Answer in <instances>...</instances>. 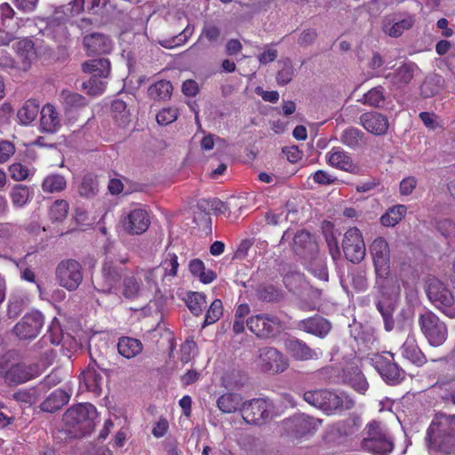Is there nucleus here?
<instances>
[{
    "instance_id": "1",
    "label": "nucleus",
    "mask_w": 455,
    "mask_h": 455,
    "mask_svg": "<svg viewBox=\"0 0 455 455\" xmlns=\"http://www.w3.org/2000/svg\"><path fill=\"white\" fill-rule=\"evenodd\" d=\"M426 443L439 455H455V414L436 412L427 427Z\"/></svg>"
},
{
    "instance_id": "2",
    "label": "nucleus",
    "mask_w": 455,
    "mask_h": 455,
    "mask_svg": "<svg viewBox=\"0 0 455 455\" xmlns=\"http://www.w3.org/2000/svg\"><path fill=\"white\" fill-rule=\"evenodd\" d=\"M128 260V257L116 256L110 248L106 249L100 276L93 281L95 290L107 294H118L121 290V283L127 272L125 264Z\"/></svg>"
},
{
    "instance_id": "3",
    "label": "nucleus",
    "mask_w": 455,
    "mask_h": 455,
    "mask_svg": "<svg viewBox=\"0 0 455 455\" xmlns=\"http://www.w3.org/2000/svg\"><path fill=\"white\" fill-rule=\"evenodd\" d=\"M97 416L95 406L91 403H79L67 410L63 421L68 427L67 430L74 437H83L93 431Z\"/></svg>"
},
{
    "instance_id": "4",
    "label": "nucleus",
    "mask_w": 455,
    "mask_h": 455,
    "mask_svg": "<svg viewBox=\"0 0 455 455\" xmlns=\"http://www.w3.org/2000/svg\"><path fill=\"white\" fill-rule=\"evenodd\" d=\"M303 399L308 404L318 408L326 413L337 410H349L354 407L353 399L344 394H337L328 389H315L306 391Z\"/></svg>"
},
{
    "instance_id": "5",
    "label": "nucleus",
    "mask_w": 455,
    "mask_h": 455,
    "mask_svg": "<svg viewBox=\"0 0 455 455\" xmlns=\"http://www.w3.org/2000/svg\"><path fill=\"white\" fill-rule=\"evenodd\" d=\"M365 436L362 447L375 455H387L394 449V443L385 430L376 421L370 422L364 428Z\"/></svg>"
},
{
    "instance_id": "6",
    "label": "nucleus",
    "mask_w": 455,
    "mask_h": 455,
    "mask_svg": "<svg viewBox=\"0 0 455 455\" xmlns=\"http://www.w3.org/2000/svg\"><path fill=\"white\" fill-rule=\"evenodd\" d=\"M426 292L429 300L438 310L450 318H455L454 297L439 280L428 279Z\"/></svg>"
},
{
    "instance_id": "7",
    "label": "nucleus",
    "mask_w": 455,
    "mask_h": 455,
    "mask_svg": "<svg viewBox=\"0 0 455 455\" xmlns=\"http://www.w3.org/2000/svg\"><path fill=\"white\" fill-rule=\"evenodd\" d=\"M55 279L60 286L75 291L84 279L83 267L76 259H63L56 267Z\"/></svg>"
},
{
    "instance_id": "8",
    "label": "nucleus",
    "mask_w": 455,
    "mask_h": 455,
    "mask_svg": "<svg viewBox=\"0 0 455 455\" xmlns=\"http://www.w3.org/2000/svg\"><path fill=\"white\" fill-rule=\"evenodd\" d=\"M274 405L265 398H254L243 402L241 413L243 420L251 425L261 426L272 419Z\"/></svg>"
},
{
    "instance_id": "9",
    "label": "nucleus",
    "mask_w": 455,
    "mask_h": 455,
    "mask_svg": "<svg viewBox=\"0 0 455 455\" xmlns=\"http://www.w3.org/2000/svg\"><path fill=\"white\" fill-rule=\"evenodd\" d=\"M420 330L428 343L434 347H439L447 339L448 330L446 324L431 311H427L419 316Z\"/></svg>"
},
{
    "instance_id": "10",
    "label": "nucleus",
    "mask_w": 455,
    "mask_h": 455,
    "mask_svg": "<svg viewBox=\"0 0 455 455\" xmlns=\"http://www.w3.org/2000/svg\"><path fill=\"white\" fill-rule=\"evenodd\" d=\"M255 363L261 372L280 373L288 368V360L274 347H263L257 350Z\"/></svg>"
},
{
    "instance_id": "11",
    "label": "nucleus",
    "mask_w": 455,
    "mask_h": 455,
    "mask_svg": "<svg viewBox=\"0 0 455 455\" xmlns=\"http://www.w3.org/2000/svg\"><path fill=\"white\" fill-rule=\"evenodd\" d=\"M371 361L372 366L387 384L396 385L404 379V371L395 363L394 354L390 352L374 354Z\"/></svg>"
},
{
    "instance_id": "12",
    "label": "nucleus",
    "mask_w": 455,
    "mask_h": 455,
    "mask_svg": "<svg viewBox=\"0 0 455 455\" xmlns=\"http://www.w3.org/2000/svg\"><path fill=\"white\" fill-rule=\"evenodd\" d=\"M246 325L252 333L262 339L274 338L283 330L282 321L277 316L267 314L249 317Z\"/></svg>"
},
{
    "instance_id": "13",
    "label": "nucleus",
    "mask_w": 455,
    "mask_h": 455,
    "mask_svg": "<svg viewBox=\"0 0 455 455\" xmlns=\"http://www.w3.org/2000/svg\"><path fill=\"white\" fill-rule=\"evenodd\" d=\"M342 249L349 261L358 264L365 257L366 248L361 231L357 228H349L344 235Z\"/></svg>"
},
{
    "instance_id": "14",
    "label": "nucleus",
    "mask_w": 455,
    "mask_h": 455,
    "mask_svg": "<svg viewBox=\"0 0 455 455\" xmlns=\"http://www.w3.org/2000/svg\"><path fill=\"white\" fill-rule=\"evenodd\" d=\"M44 315L37 310L26 314L22 319L14 326V332L20 339H29L36 338L43 325Z\"/></svg>"
},
{
    "instance_id": "15",
    "label": "nucleus",
    "mask_w": 455,
    "mask_h": 455,
    "mask_svg": "<svg viewBox=\"0 0 455 455\" xmlns=\"http://www.w3.org/2000/svg\"><path fill=\"white\" fill-rule=\"evenodd\" d=\"M121 223L127 234L132 235H141L148 229L150 217L146 210L136 208L124 215Z\"/></svg>"
},
{
    "instance_id": "16",
    "label": "nucleus",
    "mask_w": 455,
    "mask_h": 455,
    "mask_svg": "<svg viewBox=\"0 0 455 455\" xmlns=\"http://www.w3.org/2000/svg\"><path fill=\"white\" fill-rule=\"evenodd\" d=\"M101 372L106 373L107 370L100 368L97 362L92 359L80 375V384H84L87 391L100 395L104 383Z\"/></svg>"
},
{
    "instance_id": "17",
    "label": "nucleus",
    "mask_w": 455,
    "mask_h": 455,
    "mask_svg": "<svg viewBox=\"0 0 455 455\" xmlns=\"http://www.w3.org/2000/svg\"><path fill=\"white\" fill-rule=\"evenodd\" d=\"M292 251L303 260L313 259L318 254V244L314 236L308 231L303 229L295 234Z\"/></svg>"
},
{
    "instance_id": "18",
    "label": "nucleus",
    "mask_w": 455,
    "mask_h": 455,
    "mask_svg": "<svg viewBox=\"0 0 455 455\" xmlns=\"http://www.w3.org/2000/svg\"><path fill=\"white\" fill-rule=\"evenodd\" d=\"M327 164L336 169L352 173L359 174L361 168L354 162L349 153L341 148H332L325 156Z\"/></svg>"
},
{
    "instance_id": "19",
    "label": "nucleus",
    "mask_w": 455,
    "mask_h": 455,
    "mask_svg": "<svg viewBox=\"0 0 455 455\" xmlns=\"http://www.w3.org/2000/svg\"><path fill=\"white\" fill-rule=\"evenodd\" d=\"M370 253L372 258L374 270H379L382 275L390 268L389 244L384 237H377L370 246Z\"/></svg>"
},
{
    "instance_id": "20",
    "label": "nucleus",
    "mask_w": 455,
    "mask_h": 455,
    "mask_svg": "<svg viewBox=\"0 0 455 455\" xmlns=\"http://www.w3.org/2000/svg\"><path fill=\"white\" fill-rule=\"evenodd\" d=\"M419 71V68L414 62H403L401 66L385 76V78L389 81L392 87L395 89H402L408 85L413 77Z\"/></svg>"
},
{
    "instance_id": "21",
    "label": "nucleus",
    "mask_w": 455,
    "mask_h": 455,
    "mask_svg": "<svg viewBox=\"0 0 455 455\" xmlns=\"http://www.w3.org/2000/svg\"><path fill=\"white\" fill-rule=\"evenodd\" d=\"M414 15L404 13L400 17L395 15L393 18L385 20L383 23V31L391 37L397 38L404 31L411 28L415 23Z\"/></svg>"
},
{
    "instance_id": "22",
    "label": "nucleus",
    "mask_w": 455,
    "mask_h": 455,
    "mask_svg": "<svg viewBox=\"0 0 455 455\" xmlns=\"http://www.w3.org/2000/svg\"><path fill=\"white\" fill-rule=\"evenodd\" d=\"M360 124L369 132L379 136L387 133L389 123L387 117L379 112H367L360 116Z\"/></svg>"
},
{
    "instance_id": "23",
    "label": "nucleus",
    "mask_w": 455,
    "mask_h": 455,
    "mask_svg": "<svg viewBox=\"0 0 455 455\" xmlns=\"http://www.w3.org/2000/svg\"><path fill=\"white\" fill-rule=\"evenodd\" d=\"M83 44L88 55L107 54L112 50V42L108 36L98 32L85 36Z\"/></svg>"
},
{
    "instance_id": "24",
    "label": "nucleus",
    "mask_w": 455,
    "mask_h": 455,
    "mask_svg": "<svg viewBox=\"0 0 455 455\" xmlns=\"http://www.w3.org/2000/svg\"><path fill=\"white\" fill-rule=\"evenodd\" d=\"M321 423V419L306 414H299L289 419L288 427L298 436H303L313 433Z\"/></svg>"
},
{
    "instance_id": "25",
    "label": "nucleus",
    "mask_w": 455,
    "mask_h": 455,
    "mask_svg": "<svg viewBox=\"0 0 455 455\" xmlns=\"http://www.w3.org/2000/svg\"><path fill=\"white\" fill-rule=\"evenodd\" d=\"M357 431L355 423L350 420L339 421L329 427L325 434V440L328 443L340 444L345 438L353 435Z\"/></svg>"
},
{
    "instance_id": "26",
    "label": "nucleus",
    "mask_w": 455,
    "mask_h": 455,
    "mask_svg": "<svg viewBox=\"0 0 455 455\" xmlns=\"http://www.w3.org/2000/svg\"><path fill=\"white\" fill-rule=\"evenodd\" d=\"M376 282L375 287L381 295V299H393L399 292V285L395 279L391 277L390 268L384 271L382 275L379 270H375Z\"/></svg>"
},
{
    "instance_id": "27",
    "label": "nucleus",
    "mask_w": 455,
    "mask_h": 455,
    "mask_svg": "<svg viewBox=\"0 0 455 455\" xmlns=\"http://www.w3.org/2000/svg\"><path fill=\"white\" fill-rule=\"evenodd\" d=\"M284 345L287 352L295 360L306 361L318 358L317 351L309 347L306 342L299 339H288Z\"/></svg>"
},
{
    "instance_id": "28",
    "label": "nucleus",
    "mask_w": 455,
    "mask_h": 455,
    "mask_svg": "<svg viewBox=\"0 0 455 455\" xmlns=\"http://www.w3.org/2000/svg\"><path fill=\"white\" fill-rule=\"evenodd\" d=\"M298 328L307 333L324 337L331 330V323L319 315L301 320L298 323Z\"/></svg>"
},
{
    "instance_id": "29",
    "label": "nucleus",
    "mask_w": 455,
    "mask_h": 455,
    "mask_svg": "<svg viewBox=\"0 0 455 455\" xmlns=\"http://www.w3.org/2000/svg\"><path fill=\"white\" fill-rule=\"evenodd\" d=\"M401 355L413 364L423 365L427 362L425 355L418 346L413 335H409L400 348Z\"/></svg>"
},
{
    "instance_id": "30",
    "label": "nucleus",
    "mask_w": 455,
    "mask_h": 455,
    "mask_svg": "<svg viewBox=\"0 0 455 455\" xmlns=\"http://www.w3.org/2000/svg\"><path fill=\"white\" fill-rule=\"evenodd\" d=\"M40 125L44 132L54 133L60 127V118L55 108L46 104L41 110Z\"/></svg>"
},
{
    "instance_id": "31",
    "label": "nucleus",
    "mask_w": 455,
    "mask_h": 455,
    "mask_svg": "<svg viewBox=\"0 0 455 455\" xmlns=\"http://www.w3.org/2000/svg\"><path fill=\"white\" fill-rule=\"evenodd\" d=\"M117 350L122 356L132 359L142 352L143 344L138 339L124 336L118 339Z\"/></svg>"
},
{
    "instance_id": "32",
    "label": "nucleus",
    "mask_w": 455,
    "mask_h": 455,
    "mask_svg": "<svg viewBox=\"0 0 455 455\" xmlns=\"http://www.w3.org/2000/svg\"><path fill=\"white\" fill-rule=\"evenodd\" d=\"M69 398L67 392L56 389L40 404V408L43 411L53 413L67 404Z\"/></svg>"
},
{
    "instance_id": "33",
    "label": "nucleus",
    "mask_w": 455,
    "mask_h": 455,
    "mask_svg": "<svg viewBox=\"0 0 455 455\" xmlns=\"http://www.w3.org/2000/svg\"><path fill=\"white\" fill-rule=\"evenodd\" d=\"M395 302L394 299H379L376 302V307L378 311L380 313L385 330L387 331H392L395 328V319L393 317V314L395 309Z\"/></svg>"
},
{
    "instance_id": "34",
    "label": "nucleus",
    "mask_w": 455,
    "mask_h": 455,
    "mask_svg": "<svg viewBox=\"0 0 455 455\" xmlns=\"http://www.w3.org/2000/svg\"><path fill=\"white\" fill-rule=\"evenodd\" d=\"M395 302L394 299H379L376 302V307L378 311L380 313L385 330L387 331H392L395 328V319L393 317V314L395 309Z\"/></svg>"
},
{
    "instance_id": "35",
    "label": "nucleus",
    "mask_w": 455,
    "mask_h": 455,
    "mask_svg": "<svg viewBox=\"0 0 455 455\" xmlns=\"http://www.w3.org/2000/svg\"><path fill=\"white\" fill-rule=\"evenodd\" d=\"M84 5L85 0H72L68 4L61 5L55 10V19L59 21H65L77 16L84 11Z\"/></svg>"
},
{
    "instance_id": "36",
    "label": "nucleus",
    "mask_w": 455,
    "mask_h": 455,
    "mask_svg": "<svg viewBox=\"0 0 455 455\" xmlns=\"http://www.w3.org/2000/svg\"><path fill=\"white\" fill-rule=\"evenodd\" d=\"M83 71L93 76L106 78L110 73V61L106 58L87 60L83 64Z\"/></svg>"
},
{
    "instance_id": "37",
    "label": "nucleus",
    "mask_w": 455,
    "mask_h": 455,
    "mask_svg": "<svg viewBox=\"0 0 455 455\" xmlns=\"http://www.w3.org/2000/svg\"><path fill=\"white\" fill-rule=\"evenodd\" d=\"M243 398L236 393H226L217 400V406L223 413H233L237 410L241 411Z\"/></svg>"
},
{
    "instance_id": "38",
    "label": "nucleus",
    "mask_w": 455,
    "mask_h": 455,
    "mask_svg": "<svg viewBox=\"0 0 455 455\" xmlns=\"http://www.w3.org/2000/svg\"><path fill=\"white\" fill-rule=\"evenodd\" d=\"M365 139V133L355 127L344 130L340 135L341 142L353 149H357L366 144Z\"/></svg>"
},
{
    "instance_id": "39",
    "label": "nucleus",
    "mask_w": 455,
    "mask_h": 455,
    "mask_svg": "<svg viewBox=\"0 0 455 455\" xmlns=\"http://www.w3.org/2000/svg\"><path fill=\"white\" fill-rule=\"evenodd\" d=\"M278 71L275 80L279 85L284 86L290 84L295 76V68L290 58L278 60Z\"/></svg>"
},
{
    "instance_id": "40",
    "label": "nucleus",
    "mask_w": 455,
    "mask_h": 455,
    "mask_svg": "<svg viewBox=\"0 0 455 455\" xmlns=\"http://www.w3.org/2000/svg\"><path fill=\"white\" fill-rule=\"evenodd\" d=\"M67 188L66 178L59 173L47 175L42 182V189L44 193H60Z\"/></svg>"
},
{
    "instance_id": "41",
    "label": "nucleus",
    "mask_w": 455,
    "mask_h": 455,
    "mask_svg": "<svg viewBox=\"0 0 455 455\" xmlns=\"http://www.w3.org/2000/svg\"><path fill=\"white\" fill-rule=\"evenodd\" d=\"M39 102L35 99L28 100L18 110L17 116L22 124H29L37 116L39 112Z\"/></svg>"
},
{
    "instance_id": "42",
    "label": "nucleus",
    "mask_w": 455,
    "mask_h": 455,
    "mask_svg": "<svg viewBox=\"0 0 455 455\" xmlns=\"http://www.w3.org/2000/svg\"><path fill=\"white\" fill-rule=\"evenodd\" d=\"M406 212L407 207L403 204H397L393 207H390L380 217V223L384 227H395L404 218Z\"/></svg>"
},
{
    "instance_id": "43",
    "label": "nucleus",
    "mask_w": 455,
    "mask_h": 455,
    "mask_svg": "<svg viewBox=\"0 0 455 455\" xmlns=\"http://www.w3.org/2000/svg\"><path fill=\"white\" fill-rule=\"evenodd\" d=\"M387 96L386 90L382 85H378L369 90L363 95V103L375 108H383L385 107Z\"/></svg>"
},
{
    "instance_id": "44",
    "label": "nucleus",
    "mask_w": 455,
    "mask_h": 455,
    "mask_svg": "<svg viewBox=\"0 0 455 455\" xmlns=\"http://www.w3.org/2000/svg\"><path fill=\"white\" fill-rule=\"evenodd\" d=\"M120 291L126 299H135L140 295L141 283L134 275H125Z\"/></svg>"
},
{
    "instance_id": "45",
    "label": "nucleus",
    "mask_w": 455,
    "mask_h": 455,
    "mask_svg": "<svg viewBox=\"0 0 455 455\" xmlns=\"http://www.w3.org/2000/svg\"><path fill=\"white\" fill-rule=\"evenodd\" d=\"M256 292L259 299L269 303L279 302L284 298L283 291L273 284L260 285L258 287Z\"/></svg>"
},
{
    "instance_id": "46",
    "label": "nucleus",
    "mask_w": 455,
    "mask_h": 455,
    "mask_svg": "<svg viewBox=\"0 0 455 455\" xmlns=\"http://www.w3.org/2000/svg\"><path fill=\"white\" fill-rule=\"evenodd\" d=\"M60 99L66 110L78 109L87 105V100L84 96L68 90L61 92Z\"/></svg>"
},
{
    "instance_id": "47",
    "label": "nucleus",
    "mask_w": 455,
    "mask_h": 455,
    "mask_svg": "<svg viewBox=\"0 0 455 455\" xmlns=\"http://www.w3.org/2000/svg\"><path fill=\"white\" fill-rule=\"evenodd\" d=\"M4 380L9 385H18L30 379L26 367L23 364H14L4 373Z\"/></svg>"
},
{
    "instance_id": "48",
    "label": "nucleus",
    "mask_w": 455,
    "mask_h": 455,
    "mask_svg": "<svg viewBox=\"0 0 455 455\" xmlns=\"http://www.w3.org/2000/svg\"><path fill=\"white\" fill-rule=\"evenodd\" d=\"M306 267L318 279L327 282L328 271L323 259L316 254L313 259H305Z\"/></svg>"
},
{
    "instance_id": "49",
    "label": "nucleus",
    "mask_w": 455,
    "mask_h": 455,
    "mask_svg": "<svg viewBox=\"0 0 455 455\" xmlns=\"http://www.w3.org/2000/svg\"><path fill=\"white\" fill-rule=\"evenodd\" d=\"M172 85L169 81L160 80L152 84L148 90V96L155 100H164L171 97Z\"/></svg>"
},
{
    "instance_id": "50",
    "label": "nucleus",
    "mask_w": 455,
    "mask_h": 455,
    "mask_svg": "<svg viewBox=\"0 0 455 455\" xmlns=\"http://www.w3.org/2000/svg\"><path fill=\"white\" fill-rule=\"evenodd\" d=\"M185 302L190 312L195 315H200L207 305L205 295L196 291L188 292Z\"/></svg>"
},
{
    "instance_id": "51",
    "label": "nucleus",
    "mask_w": 455,
    "mask_h": 455,
    "mask_svg": "<svg viewBox=\"0 0 455 455\" xmlns=\"http://www.w3.org/2000/svg\"><path fill=\"white\" fill-rule=\"evenodd\" d=\"M346 378L351 387L361 394H364L369 387L366 379L357 367H351L347 371Z\"/></svg>"
},
{
    "instance_id": "52",
    "label": "nucleus",
    "mask_w": 455,
    "mask_h": 455,
    "mask_svg": "<svg viewBox=\"0 0 455 455\" xmlns=\"http://www.w3.org/2000/svg\"><path fill=\"white\" fill-rule=\"evenodd\" d=\"M99 191V183L93 174H85L78 188L79 195L85 198H92Z\"/></svg>"
},
{
    "instance_id": "53",
    "label": "nucleus",
    "mask_w": 455,
    "mask_h": 455,
    "mask_svg": "<svg viewBox=\"0 0 455 455\" xmlns=\"http://www.w3.org/2000/svg\"><path fill=\"white\" fill-rule=\"evenodd\" d=\"M15 16V11L8 3H3L0 4V20L1 27L4 28H20V23L23 21V20L18 19L16 21L13 20Z\"/></svg>"
},
{
    "instance_id": "54",
    "label": "nucleus",
    "mask_w": 455,
    "mask_h": 455,
    "mask_svg": "<svg viewBox=\"0 0 455 455\" xmlns=\"http://www.w3.org/2000/svg\"><path fill=\"white\" fill-rule=\"evenodd\" d=\"M17 53L28 64L36 60V52L33 41L29 38H23L17 43Z\"/></svg>"
},
{
    "instance_id": "55",
    "label": "nucleus",
    "mask_w": 455,
    "mask_h": 455,
    "mask_svg": "<svg viewBox=\"0 0 455 455\" xmlns=\"http://www.w3.org/2000/svg\"><path fill=\"white\" fill-rule=\"evenodd\" d=\"M114 118L120 126H125L130 122V112L126 103L122 100H115L111 104Z\"/></svg>"
},
{
    "instance_id": "56",
    "label": "nucleus",
    "mask_w": 455,
    "mask_h": 455,
    "mask_svg": "<svg viewBox=\"0 0 455 455\" xmlns=\"http://www.w3.org/2000/svg\"><path fill=\"white\" fill-rule=\"evenodd\" d=\"M442 84L443 78L440 76L435 75L427 77L420 87L421 94L425 98H428L439 93Z\"/></svg>"
},
{
    "instance_id": "57",
    "label": "nucleus",
    "mask_w": 455,
    "mask_h": 455,
    "mask_svg": "<svg viewBox=\"0 0 455 455\" xmlns=\"http://www.w3.org/2000/svg\"><path fill=\"white\" fill-rule=\"evenodd\" d=\"M29 190L25 185H16L13 187L10 193V197L12 204L15 207H23L29 199Z\"/></svg>"
},
{
    "instance_id": "58",
    "label": "nucleus",
    "mask_w": 455,
    "mask_h": 455,
    "mask_svg": "<svg viewBox=\"0 0 455 455\" xmlns=\"http://www.w3.org/2000/svg\"><path fill=\"white\" fill-rule=\"evenodd\" d=\"M68 204L66 200L58 199L51 206L49 215L53 221L63 220L68 213Z\"/></svg>"
},
{
    "instance_id": "59",
    "label": "nucleus",
    "mask_w": 455,
    "mask_h": 455,
    "mask_svg": "<svg viewBox=\"0 0 455 455\" xmlns=\"http://www.w3.org/2000/svg\"><path fill=\"white\" fill-rule=\"evenodd\" d=\"M223 314V305L220 299H214L206 312L203 328L216 323Z\"/></svg>"
},
{
    "instance_id": "60",
    "label": "nucleus",
    "mask_w": 455,
    "mask_h": 455,
    "mask_svg": "<svg viewBox=\"0 0 455 455\" xmlns=\"http://www.w3.org/2000/svg\"><path fill=\"white\" fill-rule=\"evenodd\" d=\"M63 338L62 330L60 321L54 317L48 327L47 334L44 336V339L49 340L52 345H59Z\"/></svg>"
},
{
    "instance_id": "61",
    "label": "nucleus",
    "mask_w": 455,
    "mask_h": 455,
    "mask_svg": "<svg viewBox=\"0 0 455 455\" xmlns=\"http://www.w3.org/2000/svg\"><path fill=\"white\" fill-rule=\"evenodd\" d=\"M351 283L359 291H365L368 287L367 273L362 267H357L350 273Z\"/></svg>"
},
{
    "instance_id": "62",
    "label": "nucleus",
    "mask_w": 455,
    "mask_h": 455,
    "mask_svg": "<svg viewBox=\"0 0 455 455\" xmlns=\"http://www.w3.org/2000/svg\"><path fill=\"white\" fill-rule=\"evenodd\" d=\"M103 77L93 76L83 84V87L90 95L96 96L101 94L105 88L107 83L102 80Z\"/></svg>"
},
{
    "instance_id": "63",
    "label": "nucleus",
    "mask_w": 455,
    "mask_h": 455,
    "mask_svg": "<svg viewBox=\"0 0 455 455\" xmlns=\"http://www.w3.org/2000/svg\"><path fill=\"white\" fill-rule=\"evenodd\" d=\"M303 279V274L298 271H291L284 275L283 281L289 291H295L301 285Z\"/></svg>"
},
{
    "instance_id": "64",
    "label": "nucleus",
    "mask_w": 455,
    "mask_h": 455,
    "mask_svg": "<svg viewBox=\"0 0 455 455\" xmlns=\"http://www.w3.org/2000/svg\"><path fill=\"white\" fill-rule=\"evenodd\" d=\"M162 267L164 270L165 276H175L179 267L178 257L174 253H168L165 259L162 262Z\"/></svg>"
}]
</instances>
